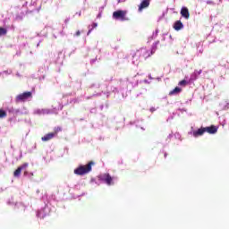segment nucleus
Masks as SVG:
<instances>
[{"mask_svg": "<svg viewBox=\"0 0 229 229\" xmlns=\"http://www.w3.org/2000/svg\"><path fill=\"white\" fill-rule=\"evenodd\" d=\"M94 161H89L86 165H80L74 170V174H78L79 176H83V174H88L92 171V165H94Z\"/></svg>", "mask_w": 229, "mask_h": 229, "instance_id": "1", "label": "nucleus"}, {"mask_svg": "<svg viewBox=\"0 0 229 229\" xmlns=\"http://www.w3.org/2000/svg\"><path fill=\"white\" fill-rule=\"evenodd\" d=\"M126 13H128L127 11L118 10L113 13V19H115L116 21H128V18L126 17Z\"/></svg>", "mask_w": 229, "mask_h": 229, "instance_id": "2", "label": "nucleus"}, {"mask_svg": "<svg viewBox=\"0 0 229 229\" xmlns=\"http://www.w3.org/2000/svg\"><path fill=\"white\" fill-rule=\"evenodd\" d=\"M157 51V48L152 47L151 51L146 49V48H141L138 51V53L140 54V56H141V58H144L145 60H147V58H149V56H151V55H155V52Z\"/></svg>", "mask_w": 229, "mask_h": 229, "instance_id": "3", "label": "nucleus"}, {"mask_svg": "<svg viewBox=\"0 0 229 229\" xmlns=\"http://www.w3.org/2000/svg\"><path fill=\"white\" fill-rule=\"evenodd\" d=\"M29 98H31V92L30 91L23 92V93L18 95L16 97V99L18 101H26V99H29Z\"/></svg>", "mask_w": 229, "mask_h": 229, "instance_id": "4", "label": "nucleus"}, {"mask_svg": "<svg viewBox=\"0 0 229 229\" xmlns=\"http://www.w3.org/2000/svg\"><path fill=\"white\" fill-rule=\"evenodd\" d=\"M102 180L106 183V185H114V178H112L110 174H105Z\"/></svg>", "mask_w": 229, "mask_h": 229, "instance_id": "5", "label": "nucleus"}, {"mask_svg": "<svg viewBox=\"0 0 229 229\" xmlns=\"http://www.w3.org/2000/svg\"><path fill=\"white\" fill-rule=\"evenodd\" d=\"M205 133H206L205 127H200L197 131H192V135L193 137H195V139H197V137H201Z\"/></svg>", "mask_w": 229, "mask_h": 229, "instance_id": "6", "label": "nucleus"}, {"mask_svg": "<svg viewBox=\"0 0 229 229\" xmlns=\"http://www.w3.org/2000/svg\"><path fill=\"white\" fill-rule=\"evenodd\" d=\"M206 133H209L210 135H214V133H217V127L215 125H211L209 127H204Z\"/></svg>", "mask_w": 229, "mask_h": 229, "instance_id": "7", "label": "nucleus"}, {"mask_svg": "<svg viewBox=\"0 0 229 229\" xmlns=\"http://www.w3.org/2000/svg\"><path fill=\"white\" fill-rule=\"evenodd\" d=\"M181 15L184 17V19H189L191 17V13H189V9L187 7H182L181 9Z\"/></svg>", "mask_w": 229, "mask_h": 229, "instance_id": "8", "label": "nucleus"}, {"mask_svg": "<svg viewBox=\"0 0 229 229\" xmlns=\"http://www.w3.org/2000/svg\"><path fill=\"white\" fill-rule=\"evenodd\" d=\"M174 30H175V31H180V30H183V23L182 22V21H176L174 22Z\"/></svg>", "mask_w": 229, "mask_h": 229, "instance_id": "9", "label": "nucleus"}, {"mask_svg": "<svg viewBox=\"0 0 229 229\" xmlns=\"http://www.w3.org/2000/svg\"><path fill=\"white\" fill-rule=\"evenodd\" d=\"M52 139H55V134L53 132H49L43 136L41 140H43V142H47V140H51Z\"/></svg>", "mask_w": 229, "mask_h": 229, "instance_id": "10", "label": "nucleus"}, {"mask_svg": "<svg viewBox=\"0 0 229 229\" xmlns=\"http://www.w3.org/2000/svg\"><path fill=\"white\" fill-rule=\"evenodd\" d=\"M148 6H149V0H143L139 6V11L142 12V10L148 8Z\"/></svg>", "mask_w": 229, "mask_h": 229, "instance_id": "11", "label": "nucleus"}, {"mask_svg": "<svg viewBox=\"0 0 229 229\" xmlns=\"http://www.w3.org/2000/svg\"><path fill=\"white\" fill-rule=\"evenodd\" d=\"M199 74H201V70H199V71H195V72L191 74V80L192 81L198 80V77L199 76Z\"/></svg>", "mask_w": 229, "mask_h": 229, "instance_id": "12", "label": "nucleus"}, {"mask_svg": "<svg viewBox=\"0 0 229 229\" xmlns=\"http://www.w3.org/2000/svg\"><path fill=\"white\" fill-rule=\"evenodd\" d=\"M180 92H182V89L179 87H176L169 92V96H174V94H180Z\"/></svg>", "mask_w": 229, "mask_h": 229, "instance_id": "13", "label": "nucleus"}, {"mask_svg": "<svg viewBox=\"0 0 229 229\" xmlns=\"http://www.w3.org/2000/svg\"><path fill=\"white\" fill-rule=\"evenodd\" d=\"M21 173H22V170L18 167L14 172H13V176L14 178H19L21 176Z\"/></svg>", "mask_w": 229, "mask_h": 229, "instance_id": "14", "label": "nucleus"}, {"mask_svg": "<svg viewBox=\"0 0 229 229\" xmlns=\"http://www.w3.org/2000/svg\"><path fill=\"white\" fill-rule=\"evenodd\" d=\"M60 131H62V127H55L54 131L52 133L54 134L55 137H56V135H58Z\"/></svg>", "mask_w": 229, "mask_h": 229, "instance_id": "15", "label": "nucleus"}, {"mask_svg": "<svg viewBox=\"0 0 229 229\" xmlns=\"http://www.w3.org/2000/svg\"><path fill=\"white\" fill-rule=\"evenodd\" d=\"M7 115L6 111L4 109H0V119H4Z\"/></svg>", "mask_w": 229, "mask_h": 229, "instance_id": "16", "label": "nucleus"}, {"mask_svg": "<svg viewBox=\"0 0 229 229\" xmlns=\"http://www.w3.org/2000/svg\"><path fill=\"white\" fill-rule=\"evenodd\" d=\"M8 33V30L3 27H0V37H3V35H6Z\"/></svg>", "mask_w": 229, "mask_h": 229, "instance_id": "17", "label": "nucleus"}, {"mask_svg": "<svg viewBox=\"0 0 229 229\" xmlns=\"http://www.w3.org/2000/svg\"><path fill=\"white\" fill-rule=\"evenodd\" d=\"M178 85H180L181 87H186V85H189V82H187V81L185 80H182L179 81Z\"/></svg>", "mask_w": 229, "mask_h": 229, "instance_id": "18", "label": "nucleus"}, {"mask_svg": "<svg viewBox=\"0 0 229 229\" xmlns=\"http://www.w3.org/2000/svg\"><path fill=\"white\" fill-rule=\"evenodd\" d=\"M28 167V163H24L23 165H21V166H19L20 169H21V171L23 169H26Z\"/></svg>", "mask_w": 229, "mask_h": 229, "instance_id": "19", "label": "nucleus"}, {"mask_svg": "<svg viewBox=\"0 0 229 229\" xmlns=\"http://www.w3.org/2000/svg\"><path fill=\"white\" fill-rule=\"evenodd\" d=\"M80 35H81V32L80 30H77L74 34V37H80Z\"/></svg>", "mask_w": 229, "mask_h": 229, "instance_id": "20", "label": "nucleus"}, {"mask_svg": "<svg viewBox=\"0 0 229 229\" xmlns=\"http://www.w3.org/2000/svg\"><path fill=\"white\" fill-rule=\"evenodd\" d=\"M91 26H92L91 30H94L95 28H98V23H93Z\"/></svg>", "mask_w": 229, "mask_h": 229, "instance_id": "21", "label": "nucleus"}, {"mask_svg": "<svg viewBox=\"0 0 229 229\" xmlns=\"http://www.w3.org/2000/svg\"><path fill=\"white\" fill-rule=\"evenodd\" d=\"M228 108H229V104L227 103V104L225 105V110H228Z\"/></svg>", "mask_w": 229, "mask_h": 229, "instance_id": "22", "label": "nucleus"}, {"mask_svg": "<svg viewBox=\"0 0 229 229\" xmlns=\"http://www.w3.org/2000/svg\"><path fill=\"white\" fill-rule=\"evenodd\" d=\"M118 1V4L119 3H126V0H117Z\"/></svg>", "mask_w": 229, "mask_h": 229, "instance_id": "23", "label": "nucleus"}, {"mask_svg": "<svg viewBox=\"0 0 229 229\" xmlns=\"http://www.w3.org/2000/svg\"><path fill=\"white\" fill-rule=\"evenodd\" d=\"M90 33H92V29H90V30L88 31V35H90Z\"/></svg>", "mask_w": 229, "mask_h": 229, "instance_id": "24", "label": "nucleus"}, {"mask_svg": "<svg viewBox=\"0 0 229 229\" xmlns=\"http://www.w3.org/2000/svg\"><path fill=\"white\" fill-rule=\"evenodd\" d=\"M65 22H69V20H65Z\"/></svg>", "mask_w": 229, "mask_h": 229, "instance_id": "25", "label": "nucleus"}]
</instances>
